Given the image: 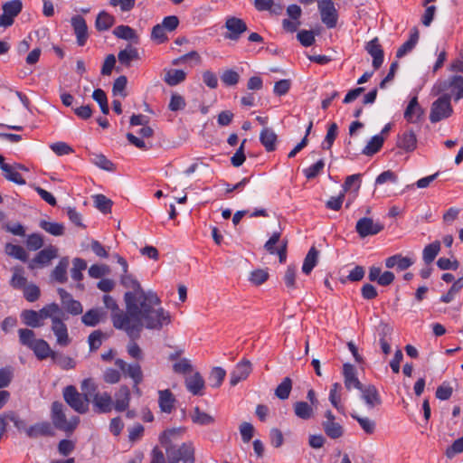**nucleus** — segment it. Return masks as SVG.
Returning a JSON list of instances; mask_svg holds the SVG:
<instances>
[{
    "label": "nucleus",
    "mask_w": 463,
    "mask_h": 463,
    "mask_svg": "<svg viewBox=\"0 0 463 463\" xmlns=\"http://www.w3.org/2000/svg\"><path fill=\"white\" fill-rule=\"evenodd\" d=\"M126 312L119 309L116 300L109 295L103 297V302L111 310L113 326L124 330L133 339L138 338L143 327L161 330L164 326L171 324L170 313L161 307L160 298L143 293H125Z\"/></svg>",
    "instance_id": "nucleus-1"
},
{
    "label": "nucleus",
    "mask_w": 463,
    "mask_h": 463,
    "mask_svg": "<svg viewBox=\"0 0 463 463\" xmlns=\"http://www.w3.org/2000/svg\"><path fill=\"white\" fill-rule=\"evenodd\" d=\"M52 420L53 425L65 432H72L80 422L78 416L66 417L65 408L60 402L52 404Z\"/></svg>",
    "instance_id": "nucleus-2"
},
{
    "label": "nucleus",
    "mask_w": 463,
    "mask_h": 463,
    "mask_svg": "<svg viewBox=\"0 0 463 463\" xmlns=\"http://www.w3.org/2000/svg\"><path fill=\"white\" fill-rule=\"evenodd\" d=\"M165 453L167 455L168 463H179L180 461L184 463H194V446L192 441L184 442L179 447L167 446L165 449Z\"/></svg>",
    "instance_id": "nucleus-3"
},
{
    "label": "nucleus",
    "mask_w": 463,
    "mask_h": 463,
    "mask_svg": "<svg viewBox=\"0 0 463 463\" xmlns=\"http://www.w3.org/2000/svg\"><path fill=\"white\" fill-rule=\"evenodd\" d=\"M62 395L66 403L78 413L83 414L89 411V399L83 393H80L75 386H66Z\"/></svg>",
    "instance_id": "nucleus-4"
},
{
    "label": "nucleus",
    "mask_w": 463,
    "mask_h": 463,
    "mask_svg": "<svg viewBox=\"0 0 463 463\" xmlns=\"http://www.w3.org/2000/svg\"><path fill=\"white\" fill-rule=\"evenodd\" d=\"M451 97L445 94L435 100L430 109V120L432 123L439 122L451 116L453 109L450 105Z\"/></svg>",
    "instance_id": "nucleus-5"
},
{
    "label": "nucleus",
    "mask_w": 463,
    "mask_h": 463,
    "mask_svg": "<svg viewBox=\"0 0 463 463\" xmlns=\"http://www.w3.org/2000/svg\"><path fill=\"white\" fill-rule=\"evenodd\" d=\"M317 9L322 23L328 28H335L338 21V12L332 0H317Z\"/></svg>",
    "instance_id": "nucleus-6"
},
{
    "label": "nucleus",
    "mask_w": 463,
    "mask_h": 463,
    "mask_svg": "<svg viewBox=\"0 0 463 463\" xmlns=\"http://www.w3.org/2000/svg\"><path fill=\"white\" fill-rule=\"evenodd\" d=\"M21 0H11L2 5L3 14L0 15V27L7 28L14 24V18L22 12Z\"/></svg>",
    "instance_id": "nucleus-7"
},
{
    "label": "nucleus",
    "mask_w": 463,
    "mask_h": 463,
    "mask_svg": "<svg viewBox=\"0 0 463 463\" xmlns=\"http://www.w3.org/2000/svg\"><path fill=\"white\" fill-rule=\"evenodd\" d=\"M383 230V225L380 222H374L369 217L359 219L355 225V231L361 238L375 235Z\"/></svg>",
    "instance_id": "nucleus-8"
},
{
    "label": "nucleus",
    "mask_w": 463,
    "mask_h": 463,
    "mask_svg": "<svg viewBox=\"0 0 463 463\" xmlns=\"http://www.w3.org/2000/svg\"><path fill=\"white\" fill-rule=\"evenodd\" d=\"M115 365L123 372V373L131 378L134 383V387L140 384L143 381V372L139 364H128L124 360L118 358L115 361Z\"/></svg>",
    "instance_id": "nucleus-9"
},
{
    "label": "nucleus",
    "mask_w": 463,
    "mask_h": 463,
    "mask_svg": "<svg viewBox=\"0 0 463 463\" xmlns=\"http://www.w3.org/2000/svg\"><path fill=\"white\" fill-rule=\"evenodd\" d=\"M225 28L229 33L224 37L232 41H238L241 35L248 30L246 23L242 19L234 16L226 19Z\"/></svg>",
    "instance_id": "nucleus-10"
},
{
    "label": "nucleus",
    "mask_w": 463,
    "mask_h": 463,
    "mask_svg": "<svg viewBox=\"0 0 463 463\" xmlns=\"http://www.w3.org/2000/svg\"><path fill=\"white\" fill-rule=\"evenodd\" d=\"M74 34L76 35L79 46H84L89 38L88 26L85 19L81 15H74L71 19Z\"/></svg>",
    "instance_id": "nucleus-11"
},
{
    "label": "nucleus",
    "mask_w": 463,
    "mask_h": 463,
    "mask_svg": "<svg viewBox=\"0 0 463 463\" xmlns=\"http://www.w3.org/2000/svg\"><path fill=\"white\" fill-rule=\"evenodd\" d=\"M359 391L361 392V398L368 409L371 410L382 404L380 393L374 385H364Z\"/></svg>",
    "instance_id": "nucleus-12"
},
{
    "label": "nucleus",
    "mask_w": 463,
    "mask_h": 463,
    "mask_svg": "<svg viewBox=\"0 0 463 463\" xmlns=\"http://www.w3.org/2000/svg\"><path fill=\"white\" fill-rule=\"evenodd\" d=\"M51 328L56 337L57 345L61 346H67L71 344L68 327L62 321V317H60L55 320L53 319V323H52Z\"/></svg>",
    "instance_id": "nucleus-13"
},
{
    "label": "nucleus",
    "mask_w": 463,
    "mask_h": 463,
    "mask_svg": "<svg viewBox=\"0 0 463 463\" xmlns=\"http://www.w3.org/2000/svg\"><path fill=\"white\" fill-rule=\"evenodd\" d=\"M251 364L248 360H242L238 363L231 373L230 383L232 386L237 385L241 381L246 380L251 373Z\"/></svg>",
    "instance_id": "nucleus-14"
},
{
    "label": "nucleus",
    "mask_w": 463,
    "mask_h": 463,
    "mask_svg": "<svg viewBox=\"0 0 463 463\" xmlns=\"http://www.w3.org/2000/svg\"><path fill=\"white\" fill-rule=\"evenodd\" d=\"M92 403L99 413H108L114 408L111 395L107 392L95 393L92 398Z\"/></svg>",
    "instance_id": "nucleus-15"
},
{
    "label": "nucleus",
    "mask_w": 463,
    "mask_h": 463,
    "mask_svg": "<svg viewBox=\"0 0 463 463\" xmlns=\"http://www.w3.org/2000/svg\"><path fill=\"white\" fill-rule=\"evenodd\" d=\"M343 376L345 386L349 391L353 388L360 390L364 386L357 377L355 367L350 364H344Z\"/></svg>",
    "instance_id": "nucleus-16"
},
{
    "label": "nucleus",
    "mask_w": 463,
    "mask_h": 463,
    "mask_svg": "<svg viewBox=\"0 0 463 463\" xmlns=\"http://www.w3.org/2000/svg\"><path fill=\"white\" fill-rule=\"evenodd\" d=\"M367 52L373 57V67L378 70L383 62V50L377 37L367 43L365 46Z\"/></svg>",
    "instance_id": "nucleus-17"
},
{
    "label": "nucleus",
    "mask_w": 463,
    "mask_h": 463,
    "mask_svg": "<svg viewBox=\"0 0 463 463\" xmlns=\"http://www.w3.org/2000/svg\"><path fill=\"white\" fill-rule=\"evenodd\" d=\"M176 399L168 389L158 391V405L160 411L170 414L175 409Z\"/></svg>",
    "instance_id": "nucleus-18"
},
{
    "label": "nucleus",
    "mask_w": 463,
    "mask_h": 463,
    "mask_svg": "<svg viewBox=\"0 0 463 463\" xmlns=\"http://www.w3.org/2000/svg\"><path fill=\"white\" fill-rule=\"evenodd\" d=\"M121 284L128 288L133 289V291H129L130 294H137V296H139V293H143L145 296L153 295L156 297V298H159V297L156 295V293L153 291H145L141 288L139 282L131 275L128 273H125L121 275L120 279Z\"/></svg>",
    "instance_id": "nucleus-19"
},
{
    "label": "nucleus",
    "mask_w": 463,
    "mask_h": 463,
    "mask_svg": "<svg viewBox=\"0 0 463 463\" xmlns=\"http://www.w3.org/2000/svg\"><path fill=\"white\" fill-rule=\"evenodd\" d=\"M204 386V380L198 372L185 378V387L194 395H203Z\"/></svg>",
    "instance_id": "nucleus-20"
},
{
    "label": "nucleus",
    "mask_w": 463,
    "mask_h": 463,
    "mask_svg": "<svg viewBox=\"0 0 463 463\" xmlns=\"http://www.w3.org/2000/svg\"><path fill=\"white\" fill-rule=\"evenodd\" d=\"M130 390L127 385H121L115 393L114 409L117 411H124L129 406Z\"/></svg>",
    "instance_id": "nucleus-21"
},
{
    "label": "nucleus",
    "mask_w": 463,
    "mask_h": 463,
    "mask_svg": "<svg viewBox=\"0 0 463 463\" xmlns=\"http://www.w3.org/2000/svg\"><path fill=\"white\" fill-rule=\"evenodd\" d=\"M397 146L406 152L413 151L417 146L416 134L411 129L405 130L403 133L399 135Z\"/></svg>",
    "instance_id": "nucleus-22"
},
{
    "label": "nucleus",
    "mask_w": 463,
    "mask_h": 463,
    "mask_svg": "<svg viewBox=\"0 0 463 463\" xmlns=\"http://www.w3.org/2000/svg\"><path fill=\"white\" fill-rule=\"evenodd\" d=\"M184 433V428H174L165 430L160 436H159V441L161 445L166 449L167 446L171 447L174 446V444L178 441L183 434Z\"/></svg>",
    "instance_id": "nucleus-23"
},
{
    "label": "nucleus",
    "mask_w": 463,
    "mask_h": 463,
    "mask_svg": "<svg viewBox=\"0 0 463 463\" xmlns=\"http://www.w3.org/2000/svg\"><path fill=\"white\" fill-rule=\"evenodd\" d=\"M260 141L266 151L272 152L277 147L278 136L272 128L265 127L260 133Z\"/></svg>",
    "instance_id": "nucleus-24"
},
{
    "label": "nucleus",
    "mask_w": 463,
    "mask_h": 463,
    "mask_svg": "<svg viewBox=\"0 0 463 463\" xmlns=\"http://www.w3.org/2000/svg\"><path fill=\"white\" fill-rule=\"evenodd\" d=\"M414 260L410 257H403L401 254L392 255L385 260V266L388 269L396 268L402 271L410 268Z\"/></svg>",
    "instance_id": "nucleus-25"
},
{
    "label": "nucleus",
    "mask_w": 463,
    "mask_h": 463,
    "mask_svg": "<svg viewBox=\"0 0 463 463\" xmlns=\"http://www.w3.org/2000/svg\"><path fill=\"white\" fill-rule=\"evenodd\" d=\"M444 88L440 90H445L446 88H450L454 92V100L458 101L463 99V76H451L448 81L443 83Z\"/></svg>",
    "instance_id": "nucleus-26"
},
{
    "label": "nucleus",
    "mask_w": 463,
    "mask_h": 463,
    "mask_svg": "<svg viewBox=\"0 0 463 463\" xmlns=\"http://www.w3.org/2000/svg\"><path fill=\"white\" fill-rule=\"evenodd\" d=\"M38 313L39 320L45 318H50L52 323H53V319H58L60 317H63L64 314L58 304L52 303L45 307H43L42 309H40Z\"/></svg>",
    "instance_id": "nucleus-27"
},
{
    "label": "nucleus",
    "mask_w": 463,
    "mask_h": 463,
    "mask_svg": "<svg viewBox=\"0 0 463 463\" xmlns=\"http://www.w3.org/2000/svg\"><path fill=\"white\" fill-rule=\"evenodd\" d=\"M113 34L118 38L138 43L139 36L137 32L128 25H118L113 30Z\"/></svg>",
    "instance_id": "nucleus-28"
},
{
    "label": "nucleus",
    "mask_w": 463,
    "mask_h": 463,
    "mask_svg": "<svg viewBox=\"0 0 463 463\" xmlns=\"http://www.w3.org/2000/svg\"><path fill=\"white\" fill-rule=\"evenodd\" d=\"M30 349L39 360H44L48 357L52 358V354L54 353L49 344L43 339H39Z\"/></svg>",
    "instance_id": "nucleus-29"
},
{
    "label": "nucleus",
    "mask_w": 463,
    "mask_h": 463,
    "mask_svg": "<svg viewBox=\"0 0 463 463\" xmlns=\"http://www.w3.org/2000/svg\"><path fill=\"white\" fill-rule=\"evenodd\" d=\"M421 114L422 110L418 103V98L413 97L404 111V118L409 122L414 123L419 119Z\"/></svg>",
    "instance_id": "nucleus-30"
},
{
    "label": "nucleus",
    "mask_w": 463,
    "mask_h": 463,
    "mask_svg": "<svg viewBox=\"0 0 463 463\" xmlns=\"http://www.w3.org/2000/svg\"><path fill=\"white\" fill-rule=\"evenodd\" d=\"M115 22L116 20L113 15L107 13L106 11H101L97 15L95 21V28L99 32L108 31L114 25Z\"/></svg>",
    "instance_id": "nucleus-31"
},
{
    "label": "nucleus",
    "mask_w": 463,
    "mask_h": 463,
    "mask_svg": "<svg viewBox=\"0 0 463 463\" xmlns=\"http://www.w3.org/2000/svg\"><path fill=\"white\" fill-rule=\"evenodd\" d=\"M58 256V249L54 246H49L40 250L33 260V263L47 265L52 259Z\"/></svg>",
    "instance_id": "nucleus-32"
},
{
    "label": "nucleus",
    "mask_w": 463,
    "mask_h": 463,
    "mask_svg": "<svg viewBox=\"0 0 463 463\" xmlns=\"http://www.w3.org/2000/svg\"><path fill=\"white\" fill-rule=\"evenodd\" d=\"M118 59L122 65L129 67L131 61L139 59V54L136 48L131 45H128L124 50H121L118 52Z\"/></svg>",
    "instance_id": "nucleus-33"
},
{
    "label": "nucleus",
    "mask_w": 463,
    "mask_h": 463,
    "mask_svg": "<svg viewBox=\"0 0 463 463\" xmlns=\"http://www.w3.org/2000/svg\"><path fill=\"white\" fill-rule=\"evenodd\" d=\"M1 169L4 173V176L10 182H13L16 184H24L25 180L23 178L21 174L17 171V167L13 165L6 164L1 165Z\"/></svg>",
    "instance_id": "nucleus-34"
},
{
    "label": "nucleus",
    "mask_w": 463,
    "mask_h": 463,
    "mask_svg": "<svg viewBox=\"0 0 463 463\" xmlns=\"http://www.w3.org/2000/svg\"><path fill=\"white\" fill-rule=\"evenodd\" d=\"M322 427L326 435L332 439H339L344 435V428L339 422L323 421Z\"/></svg>",
    "instance_id": "nucleus-35"
},
{
    "label": "nucleus",
    "mask_w": 463,
    "mask_h": 463,
    "mask_svg": "<svg viewBox=\"0 0 463 463\" xmlns=\"http://www.w3.org/2000/svg\"><path fill=\"white\" fill-rule=\"evenodd\" d=\"M419 41V32L416 28H414L410 35V38L408 41H406L398 50L396 52L397 58H402L404 55H406L408 52H410L417 44Z\"/></svg>",
    "instance_id": "nucleus-36"
},
{
    "label": "nucleus",
    "mask_w": 463,
    "mask_h": 463,
    "mask_svg": "<svg viewBox=\"0 0 463 463\" xmlns=\"http://www.w3.org/2000/svg\"><path fill=\"white\" fill-rule=\"evenodd\" d=\"M319 251L315 248L311 247L308 250L307 254L304 259V262L302 265V271L306 275H308L312 269L316 267L318 260Z\"/></svg>",
    "instance_id": "nucleus-37"
},
{
    "label": "nucleus",
    "mask_w": 463,
    "mask_h": 463,
    "mask_svg": "<svg viewBox=\"0 0 463 463\" xmlns=\"http://www.w3.org/2000/svg\"><path fill=\"white\" fill-rule=\"evenodd\" d=\"M254 6L260 12L269 11L274 14H279L282 12V6L275 4L274 0H255Z\"/></svg>",
    "instance_id": "nucleus-38"
},
{
    "label": "nucleus",
    "mask_w": 463,
    "mask_h": 463,
    "mask_svg": "<svg viewBox=\"0 0 463 463\" xmlns=\"http://www.w3.org/2000/svg\"><path fill=\"white\" fill-rule=\"evenodd\" d=\"M295 415L302 420H309L314 415L313 407L306 402H297L294 404Z\"/></svg>",
    "instance_id": "nucleus-39"
},
{
    "label": "nucleus",
    "mask_w": 463,
    "mask_h": 463,
    "mask_svg": "<svg viewBox=\"0 0 463 463\" xmlns=\"http://www.w3.org/2000/svg\"><path fill=\"white\" fill-rule=\"evenodd\" d=\"M69 266V259L64 257L62 258L58 265L54 268L52 277L60 283H64L67 281V269Z\"/></svg>",
    "instance_id": "nucleus-40"
},
{
    "label": "nucleus",
    "mask_w": 463,
    "mask_h": 463,
    "mask_svg": "<svg viewBox=\"0 0 463 463\" xmlns=\"http://www.w3.org/2000/svg\"><path fill=\"white\" fill-rule=\"evenodd\" d=\"M191 419L194 423L202 426L211 425L215 422L214 417L204 411H202L198 407L194 409V411L191 414Z\"/></svg>",
    "instance_id": "nucleus-41"
},
{
    "label": "nucleus",
    "mask_w": 463,
    "mask_h": 463,
    "mask_svg": "<svg viewBox=\"0 0 463 463\" xmlns=\"http://www.w3.org/2000/svg\"><path fill=\"white\" fill-rule=\"evenodd\" d=\"M186 78V73L183 70L172 69L165 72L164 80L169 86H175L183 82Z\"/></svg>",
    "instance_id": "nucleus-42"
},
{
    "label": "nucleus",
    "mask_w": 463,
    "mask_h": 463,
    "mask_svg": "<svg viewBox=\"0 0 463 463\" xmlns=\"http://www.w3.org/2000/svg\"><path fill=\"white\" fill-rule=\"evenodd\" d=\"M384 138L381 135L373 136L363 149L362 153L365 156H373L383 146Z\"/></svg>",
    "instance_id": "nucleus-43"
},
{
    "label": "nucleus",
    "mask_w": 463,
    "mask_h": 463,
    "mask_svg": "<svg viewBox=\"0 0 463 463\" xmlns=\"http://www.w3.org/2000/svg\"><path fill=\"white\" fill-rule=\"evenodd\" d=\"M440 250V242L435 241L434 242L428 244L422 252V258L427 265H430L437 257Z\"/></svg>",
    "instance_id": "nucleus-44"
},
{
    "label": "nucleus",
    "mask_w": 463,
    "mask_h": 463,
    "mask_svg": "<svg viewBox=\"0 0 463 463\" xmlns=\"http://www.w3.org/2000/svg\"><path fill=\"white\" fill-rule=\"evenodd\" d=\"M104 313L101 309H90L82 316L81 321L88 326H95L99 323Z\"/></svg>",
    "instance_id": "nucleus-45"
},
{
    "label": "nucleus",
    "mask_w": 463,
    "mask_h": 463,
    "mask_svg": "<svg viewBox=\"0 0 463 463\" xmlns=\"http://www.w3.org/2000/svg\"><path fill=\"white\" fill-rule=\"evenodd\" d=\"M351 417L359 423L360 427L366 434L372 435L374 433L376 423L373 420L368 417H362L357 413H351Z\"/></svg>",
    "instance_id": "nucleus-46"
},
{
    "label": "nucleus",
    "mask_w": 463,
    "mask_h": 463,
    "mask_svg": "<svg viewBox=\"0 0 463 463\" xmlns=\"http://www.w3.org/2000/svg\"><path fill=\"white\" fill-rule=\"evenodd\" d=\"M19 342L22 345L28 347L29 349L39 339L36 338L35 333L28 328H21L18 330Z\"/></svg>",
    "instance_id": "nucleus-47"
},
{
    "label": "nucleus",
    "mask_w": 463,
    "mask_h": 463,
    "mask_svg": "<svg viewBox=\"0 0 463 463\" xmlns=\"http://www.w3.org/2000/svg\"><path fill=\"white\" fill-rule=\"evenodd\" d=\"M40 227L53 236H61L64 233V225L60 222L43 220L40 222Z\"/></svg>",
    "instance_id": "nucleus-48"
},
{
    "label": "nucleus",
    "mask_w": 463,
    "mask_h": 463,
    "mask_svg": "<svg viewBox=\"0 0 463 463\" xmlns=\"http://www.w3.org/2000/svg\"><path fill=\"white\" fill-rule=\"evenodd\" d=\"M52 361L56 363L62 370L73 369L76 366V362L70 356L58 354H52Z\"/></svg>",
    "instance_id": "nucleus-49"
},
{
    "label": "nucleus",
    "mask_w": 463,
    "mask_h": 463,
    "mask_svg": "<svg viewBox=\"0 0 463 463\" xmlns=\"http://www.w3.org/2000/svg\"><path fill=\"white\" fill-rule=\"evenodd\" d=\"M72 264L73 267L71 270V279L75 281H80L83 279L82 271L86 269L87 263L82 259L75 258Z\"/></svg>",
    "instance_id": "nucleus-50"
},
{
    "label": "nucleus",
    "mask_w": 463,
    "mask_h": 463,
    "mask_svg": "<svg viewBox=\"0 0 463 463\" xmlns=\"http://www.w3.org/2000/svg\"><path fill=\"white\" fill-rule=\"evenodd\" d=\"M291 389L292 381L289 377H286L276 388L275 395L280 400H286L288 398Z\"/></svg>",
    "instance_id": "nucleus-51"
},
{
    "label": "nucleus",
    "mask_w": 463,
    "mask_h": 463,
    "mask_svg": "<svg viewBox=\"0 0 463 463\" xmlns=\"http://www.w3.org/2000/svg\"><path fill=\"white\" fill-rule=\"evenodd\" d=\"M5 253L22 261H26L28 257L25 250L22 246L12 243L5 245Z\"/></svg>",
    "instance_id": "nucleus-52"
},
{
    "label": "nucleus",
    "mask_w": 463,
    "mask_h": 463,
    "mask_svg": "<svg viewBox=\"0 0 463 463\" xmlns=\"http://www.w3.org/2000/svg\"><path fill=\"white\" fill-rule=\"evenodd\" d=\"M21 318L24 324L31 327H39L43 325L39 320L37 311L34 310H24L21 313Z\"/></svg>",
    "instance_id": "nucleus-53"
},
{
    "label": "nucleus",
    "mask_w": 463,
    "mask_h": 463,
    "mask_svg": "<svg viewBox=\"0 0 463 463\" xmlns=\"http://www.w3.org/2000/svg\"><path fill=\"white\" fill-rule=\"evenodd\" d=\"M27 279L24 276V269L22 267H14L13 269V276L11 279V285L15 288H22L26 286Z\"/></svg>",
    "instance_id": "nucleus-54"
},
{
    "label": "nucleus",
    "mask_w": 463,
    "mask_h": 463,
    "mask_svg": "<svg viewBox=\"0 0 463 463\" xmlns=\"http://www.w3.org/2000/svg\"><path fill=\"white\" fill-rule=\"evenodd\" d=\"M93 99L99 105L100 110L107 115L109 112L107 95L101 89H97L92 93Z\"/></svg>",
    "instance_id": "nucleus-55"
},
{
    "label": "nucleus",
    "mask_w": 463,
    "mask_h": 463,
    "mask_svg": "<svg viewBox=\"0 0 463 463\" xmlns=\"http://www.w3.org/2000/svg\"><path fill=\"white\" fill-rule=\"evenodd\" d=\"M463 288V277L459 278L458 280H456L449 290L440 298V301L444 303H449L451 302L456 295L460 291V289Z\"/></svg>",
    "instance_id": "nucleus-56"
},
{
    "label": "nucleus",
    "mask_w": 463,
    "mask_h": 463,
    "mask_svg": "<svg viewBox=\"0 0 463 463\" xmlns=\"http://www.w3.org/2000/svg\"><path fill=\"white\" fill-rule=\"evenodd\" d=\"M50 425L49 423H37L30 426L26 429V435L29 438H36L40 435H46L49 433Z\"/></svg>",
    "instance_id": "nucleus-57"
},
{
    "label": "nucleus",
    "mask_w": 463,
    "mask_h": 463,
    "mask_svg": "<svg viewBox=\"0 0 463 463\" xmlns=\"http://www.w3.org/2000/svg\"><path fill=\"white\" fill-rule=\"evenodd\" d=\"M91 162L98 167L106 171H113L115 169L114 164L102 154L93 155Z\"/></svg>",
    "instance_id": "nucleus-58"
},
{
    "label": "nucleus",
    "mask_w": 463,
    "mask_h": 463,
    "mask_svg": "<svg viewBox=\"0 0 463 463\" xmlns=\"http://www.w3.org/2000/svg\"><path fill=\"white\" fill-rule=\"evenodd\" d=\"M128 79L126 76H119L113 83L112 92L114 96L127 97L126 87Z\"/></svg>",
    "instance_id": "nucleus-59"
},
{
    "label": "nucleus",
    "mask_w": 463,
    "mask_h": 463,
    "mask_svg": "<svg viewBox=\"0 0 463 463\" xmlns=\"http://www.w3.org/2000/svg\"><path fill=\"white\" fill-rule=\"evenodd\" d=\"M225 375H226V372L223 368L222 367H214L213 368L211 373H210V376H209V381L211 383V385L213 387H219L224 378H225Z\"/></svg>",
    "instance_id": "nucleus-60"
},
{
    "label": "nucleus",
    "mask_w": 463,
    "mask_h": 463,
    "mask_svg": "<svg viewBox=\"0 0 463 463\" xmlns=\"http://www.w3.org/2000/svg\"><path fill=\"white\" fill-rule=\"evenodd\" d=\"M95 206L103 213H110L112 202L103 194L94 196Z\"/></svg>",
    "instance_id": "nucleus-61"
},
{
    "label": "nucleus",
    "mask_w": 463,
    "mask_h": 463,
    "mask_svg": "<svg viewBox=\"0 0 463 463\" xmlns=\"http://www.w3.org/2000/svg\"><path fill=\"white\" fill-rule=\"evenodd\" d=\"M463 452V437L457 439L446 449L445 456L449 459H452L455 456Z\"/></svg>",
    "instance_id": "nucleus-62"
},
{
    "label": "nucleus",
    "mask_w": 463,
    "mask_h": 463,
    "mask_svg": "<svg viewBox=\"0 0 463 463\" xmlns=\"http://www.w3.org/2000/svg\"><path fill=\"white\" fill-rule=\"evenodd\" d=\"M83 394L90 400L97 392L98 386L91 378L84 379L80 385Z\"/></svg>",
    "instance_id": "nucleus-63"
},
{
    "label": "nucleus",
    "mask_w": 463,
    "mask_h": 463,
    "mask_svg": "<svg viewBox=\"0 0 463 463\" xmlns=\"http://www.w3.org/2000/svg\"><path fill=\"white\" fill-rule=\"evenodd\" d=\"M221 80L226 86H234L239 82L240 75L233 70H226L222 74Z\"/></svg>",
    "instance_id": "nucleus-64"
}]
</instances>
